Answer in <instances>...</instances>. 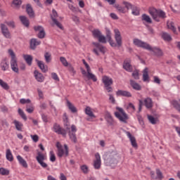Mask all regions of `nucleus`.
Instances as JSON below:
<instances>
[{
  "instance_id": "nucleus-43",
  "label": "nucleus",
  "mask_w": 180,
  "mask_h": 180,
  "mask_svg": "<svg viewBox=\"0 0 180 180\" xmlns=\"http://www.w3.org/2000/svg\"><path fill=\"white\" fill-rule=\"evenodd\" d=\"M115 8L120 12V13H126V10L124 9V7H122L119 4H115Z\"/></svg>"
},
{
  "instance_id": "nucleus-4",
  "label": "nucleus",
  "mask_w": 180,
  "mask_h": 180,
  "mask_svg": "<svg viewBox=\"0 0 180 180\" xmlns=\"http://www.w3.org/2000/svg\"><path fill=\"white\" fill-rule=\"evenodd\" d=\"M148 13L155 22H160V19H166L167 18V13L164 11L157 9L154 7H150L148 8Z\"/></svg>"
},
{
  "instance_id": "nucleus-26",
  "label": "nucleus",
  "mask_w": 180,
  "mask_h": 180,
  "mask_svg": "<svg viewBox=\"0 0 180 180\" xmlns=\"http://www.w3.org/2000/svg\"><path fill=\"white\" fill-rule=\"evenodd\" d=\"M91 69L86 70L87 75H86V77L88 79H92L94 82H96V81H98V79H96V76L91 72Z\"/></svg>"
},
{
  "instance_id": "nucleus-24",
  "label": "nucleus",
  "mask_w": 180,
  "mask_h": 180,
  "mask_svg": "<svg viewBox=\"0 0 180 180\" xmlns=\"http://www.w3.org/2000/svg\"><path fill=\"white\" fill-rule=\"evenodd\" d=\"M0 67L2 71H8V70H9V63H8L6 59H4L1 60L0 63Z\"/></svg>"
},
{
  "instance_id": "nucleus-52",
  "label": "nucleus",
  "mask_w": 180,
  "mask_h": 180,
  "mask_svg": "<svg viewBox=\"0 0 180 180\" xmlns=\"http://www.w3.org/2000/svg\"><path fill=\"white\" fill-rule=\"evenodd\" d=\"M172 104L173 105L174 108H175V109H176L179 112H180V105H179V103H178V101H173L172 102Z\"/></svg>"
},
{
  "instance_id": "nucleus-63",
  "label": "nucleus",
  "mask_w": 180,
  "mask_h": 180,
  "mask_svg": "<svg viewBox=\"0 0 180 180\" xmlns=\"http://www.w3.org/2000/svg\"><path fill=\"white\" fill-rule=\"evenodd\" d=\"M31 137H32L33 141H34V143H37L39 141V136H37V135H31Z\"/></svg>"
},
{
  "instance_id": "nucleus-6",
  "label": "nucleus",
  "mask_w": 180,
  "mask_h": 180,
  "mask_svg": "<svg viewBox=\"0 0 180 180\" xmlns=\"http://www.w3.org/2000/svg\"><path fill=\"white\" fill-rule=\"evenodd\" d=\"M116 109L120 112H115V117H117V119H119V120H120V122H123L124 123H126V121L127 120V119H129L127 114H126V112H124V110H123V108H122L120 107H117Z\"/></svg>"
},
{
  "instance_id": "nucleus-5",
  "label": "nucleus",
  "mask_w": 180,
  "mask_h": 180,
  "mask_svg": "<svg viewBox=\"0 0 180 180\" xmlns=\"http://www.w3.org/2000/svg\"><path fill=\"white\" fill-rule=\"evenodd\" d=\"M143 50H148V51H150L153 56H155L156 57H162L164 56V52H162V50L157 46H141Z\"/></svg>"
},
{
  "instance_id": "nucleus-14",
  "label": "nucleus",
  "mask_w": 180,
  "mask_h": 180,
  "mask_svg": "<svg viewBox=\"0 0 180 180\" xmlns=\"http://www.w3.org/2000/svg\"><path fill=\"white\" fill-rule=\"evenodd\" d=\"M115 39L117 46H122V35L117 29L114 30Z\"/></svg>"
},
{
  "instance_id": "nucleus-40",
  "label": "nucleus",
  "mask_w": 180,
  "mask_h": 180,
  "mask_svg": "<svg viewBox=\"0 0 180 180\" xmlns=\"http://www.w3.org/2000/svg\"><path fill=\"white\" fill-rule=\"evenodd\" d=\"M131 9L132 11L131 13L134 15V16H139V15H140V10L137 6H134Z\"/></svg>"
},
{
  "instance_id": "nucleus-17",
  "label": "nucleus",
  "mask_w": 180,
  "mask_h": 180,
  "mask_svg": "<svg viewBox=\"0 0 180 180\" xmlns=\"http://www.w3.org/2000/svg\"><path fill=\"white\" fill-rule=\"evenodd\" d=\"M102 81L104 84V86H110V85L113 84V79L108 76H103Z\"/></svg>"
},
{
  "instance_id": "nucleus-49",
  "label": "nucleus",
  "mask_w": 180,
  "mask_h": 180,
  "mask_svg": "<svg viewBox=\"0 0 180 180\" xmlns=\"http://www.w3.org/2000/svg\"><path fill=\"white\" fill-rule=\"evenodd\" d=\"M148 119L151 124H157V118L153 117L152 115H148Z\"/></svg>"
},
{
  "instance_id": "nucleus-30",
  "label": "nucleus",
  "mask_w": 180,
  "mask_h": 180,
  "mask_svg": "<svg viewBox=\"0 0 180 180\" xmlns=\"http://www.w3.org/2000/svg\"><path fill=\"white\" fill-rule=\"evenodd\" d=\"M144 104L147 109H151L153 108V100L148 97L144 100Z\"/></svg>"
},
{
  "instance_id": "nucleus-22",
  "label": "nucleus",
  "mask_w": 180,
  "mask_h": 180,
  "mask_svg": "<svg viewBox=\"0 0 180 180\" xmlns=\"http://www.w3.org/2000/svg\"><path fill=\"white\" fill-rule=\"evenodd\" d=\"M105 120L109 124V126H113V124H115V121L113 120V117H112V115L109 112H107L105 113Z\"/></svg>"
},
{
  "instance_id": "nucleus-3",
  "label": "nucleus",
  "mask_w": 180,
  "mask_h": 180,
  "mask_svg": "<svg viewBox=\"0 0 180 180\" xmlns=\"http://www.w3.org/2000/svg\"><path fill=\"white\" fill-rule=\"evenodd\" d=\"M64 126L65 127L66 132H68V135L72 143H77L78 140L77 139V127L75 124H72L71 127H70V124L68 123V118L66 117V120H64Z\"/></svg>"
},
{
  "instance_id": "nucleus-56",
  "label": "nucleus",
  "mask_w": 180,
  "mask_h": 180,
  "mask_svg": "<svg viewBox=\"0 0 180 180\" xmlns=\"http://www.w3.org/2000/svg\"><path fill=\"white\" fill-rule=\"evenodd\" d=\"M132 77L134 79H140V77L139 76V70H134L132 73Z\"/></svg>"
},
{
  "instance_id": "nucleus-28",
  "label": "nucleus",
  "mask_w": 180,
  "mask_h": 180,
  "mask_svg": "<svg viewBox=\"0 0 180 180\" xmlns=\"http://www.w3.org/2000/svg\"><path fill=\"white\" fill-rule=\"evenodd\" d=\"M38 67L42 71V72H47L49 71V67L44 65L43 61H38Z\"/></svg>"
},
{
  "instance_id": "nucleus-10",
  "label": "nucleus",
  "mask_w": 180,
  "mask_h": 180,
  "mask_svg": "<svg viewBox=\"0 0 180 180\" xmlns=\"http://www.w3.org/2000/svg\"><path fill=\"white\" fill-rule=\"evenodd\" d=\"M1 33L6 39H12V35L11 34V32H9V29L5 24L0 25Z\"/></svg>"
},
{
  "instance_id": "nucleus-44",
  "label": "nucleus",
  "mask_w": 180,
  "mask_h": 180,
  "mask_svg": "<svg viewBox=\"0 0 180 180\" xmlns=\"http://www.w3.org/2000/svg\"><path fill=\"white\" fill-rule=\"evenodd\" d=\"M18 115H20V117H22L23 120H27V117H26V114H25V112H23L22 110L20 108L18 109Z\"/></svg>"
},
{
  "instance_id": "nucleus-7",
  "label": "nucleus",
  "mask_w": 180,
  "mask_h": 180,
  "mask_svg": "<svg viewBox=\"0 0 180 180\" xmlns=\"http://www.w3.org/2000/svg\"><path fill=\"white\" fill-rule=\"evenodd\" d=\"M56 147L58 148V156L61 158L63 155H65V157H68L69 151H68V146L67 144L64 145V148H65V153H64V149L63 148V146L60 142L56 143Z\"/></svg>"
},
{
  "instance_id": "nucleus-36",
  "label": "nucleus",
  "mask_w": 180,
  "mask_h": 180,
  "mask_svg": "<svg viewBox=\"0 0 180 180\" xmlns=\"http://www.w3.org/2000/svg\"><path fill=\"white\" fill-rule=\"evenodd\" d=\"M68 108L71 110L72 113H77V108L70 102V101H67Z\"/></svg>"
},
{
  "instance_id": "nucleus-53",
  "label": "nucleus",
  "mask_w": 180,
  "mask_h": 180,
  "mask_svg": "<svg viewBox=\"0 0 180 180\" xmlns=\"http://www.w3.org/2000/svg\"><path fill=\"white\" fill-rule=\"evenodd\" d=\"M13 5H15L16 8H20V5H22V0H13Z\"/></svg>"
},
{
  "instance_id": "nucleus-13",
  "label": "nucleus",
  "mask_w": 180,
  "mask_h": 180,
  "mask_svg": "<svg viewBox=\"0 0 180 180\" xmlns=\"http://www.w3.org/2000/svg\"><path fill=\"white\" fill-rule=\"evenodd\" d=\"M95 158L96 160L94 161V167L95 169H100L101 165V155L99 153L95 154Z\"/></svg>"
},
{
  "instance_id": "nucleus-45",
  "label": "nucleus",
  "mask_w": 180,
  "mask_h": 180,
  "mask_svg": "<svg viewBox=\"0 0 180 180\" xmlns=\"http://www.w3.org/2000/svg\"><path fill=\"white\" fill-rule=\"evenodd\" d=\"M44 58H45V61L46 63H49L51 61V54H50V53L46 52L44 54Z\"/></svg>"
},
{
  "instance_id": "nucleus-2",
  "label": "nucleus",
  "mask_w": 180,
  "mask_h": 180,
  "mask_svg": "<svg viewBox=\"0 0 180 180\" xmlns=\"http://www.w3.org/2000/svg\"><path fill=\"white\" fill-rule=\"evenodd\" d=\"M104 161L105 164L108 167L115 168L117 165V163L119 162V155H117V152H107L104 155Z\"/></svg>"
},
{
  "instance_id": "nucleus-35",
  "label": "nucleus",
  "mask_w": 180,
  "mask_h": 180,
  "mask_svg": "<svg viewBox=\"0 0 180 180\" xmlns=\"http://www.w3.org/2000/svg\"><path fill=\"white\" fill-rule=\"evenodd\" d=\"M85 113L87 115V116H89V117L95 119L96 117L95 115H94V112H92V110L90 108V107H86L85 109Z\"/></svg>"
},
{
  "instance_id": "nucleus-20",
  "label": "nucleus",
  "mask_w": 180,
  "mask_h": 180,
  "mask_svg": "<svg viewBox=\"0 0 180 180\" xmlns=\"http://www.w3.org/2000/svg\"><path fill=\"white\" fill-rule=\"evenodd\" d=\"M117 96H125L126 98H131V93L127 91L118 90L116 92Z\"/></svg>"
},
{
  "instance_id": "nucleus-57",
  "label": "nucleus",
  "mask_w": 180,
  "mask_h": 180,
  "mask_svg": "<svg viewBox=\"0 0 180 180\" xmlns=\"http://www.w3.org/2000/svg\"><path fill=\"white\" fill-rule=\"evenodd\" d=\"M6 25H8L9 27H12L13 29H15V22L13 21H6L5 22Z\"/></svg>"
},
{
  "instance_id": "nucleus-23",
  "label": "nucleus",
  "mask_w": 180,
  "mask_h": 180,
  "mask_svg": "<svg viewBox=\"0 0 180 180\" xmlns=\"http://www.w3.org/2000/svg\"><path fill=\"white\" fill-rule=\"evenodd\" d=\"M34 74L35 79L38 82H43V81H44V76H43V74L39 72L37 70H34Z\"/></svg>"
},
{
  "instance_id": "nucleus-58",
  "label": "nucleus",
  "mask_w": 180,
  "mask_h": 180,
  "mask_svg": "<svg viewBox=\"0 0 180 180\" xmlns=\"http://www.w3.org/2000/svg\"><path fill=\"white\" fill-rule=\"evenodd\" d=\"M81 169L84 174H88V166L87 165H82L81 166Z\"/></svg>"
},
{
  "instance_id": "nucleus-12",
  "label": "nucleus",
  "mask_w": 180,
  "mask_h": 180,
  "mask_svg": "<svg viewBox=\"0 0 180 180\" xmlns=\"http://www.w3.org/2000/svg\"><path fill=\"white\" fill-rule=\"evenodd\" d=\"M58 16V14L57 13V11L56 10L52 11V15H51V20L52 22L54 23V25H56L59 29H63V25H61L58 20L56 18Z\"/></svg>"
},
{
  "instance_id": "nucleus-29",
  "label": "nucleus",
  "mask_w": 180,
  "mask_h": 180,
  "mask_svg": "<svg viewBox=\"0 0 180 180\" xmlns=\"http://www.w3.org/2000/svg\"><path fill=\"white\" fill-rule=\"evenodd\" d=\"M17 160H18V162L20 164V165H22V167H23V168H27V167H28L27 162H26V160H25V159H23V158H22V156L18 155Z\"/></svg>"
},
{
  "instance_id": "nucleus-39",
  "label": "nucleus",
  "mask_w": 180,
  "mask_h": 180,
  "mask_svg": "<svg viewBox=\"0 0 180 180\" xmlns=\"http://www.w3.org/2000/svg\"><path fill=\"white\" fill-rule=\"evenodd\" d=\"M6 157L8 161H11V162L13 161V155H12V152H11V149L6 150Z\"/></svg>"
},
{
  "instance_id": "nucleus-34",
  "label": "nucleus",
  "mask_w": 180,
  "mask_h": 180,
  "mask_svg": "<svg viewBox=\"0 0 180 180\" xmlns=\"http://www.w3.org/2000/svg\"><path fill=\"white\" fill-rule=\"evenodd\" d=\"M134 46H149L148 44H147V43H146L139 39H134Z\"/></svg>"
},
{
  "instance_id": "nucleus-48",
  "label": "nucleus",
  "mask_w": 180,
  "mask_h": 180,
  "mask_svg": "<svg viewBox=\"0 0 180 180\" xmlns=\"http://www.w3.org/2000/svg\"><path fill=\"white\" fill-rule=\"evenodd\" d=\"M9 169H5L4 167L0 168V174L1 175H9Z\"/></svg>"
},
{
  "instance_id": "nucleus-55",
  "label": "nucleus",
  "mask_w": 180,
  "mask_h": 180,
  "mask_svg": "<svg viewBox=\"0 0 180 180\" xmlns=\"http://www.w3.org/2000/svg\"><path fill=\"white\" fill-rule=\"evenodd\" d=\"M50 161H51V162H55L56 161V155H54L53 150L50 151Z\"/></svg>"
},
{
  "instance_id": "nucleus-46",
  "label": "nucleus",
  "mask_w": 180,
  "mask_h": 180,
  "mask_svg": "<svg viewBox=\"0 0 180 180\" xmlns=\"http://www.w3.org/2000/svg\"><path fill=\"white\" fill-rule=\"evenodd\" d=\"M0 85L1 86V87L4 89H6V91H8V89H9V86L8 85V84L5 82H4V80L0 79Z\"/></svg>"
},
{
  "instance_id": "nucleus-41",
  "label": "nucleus",
  "mask_w": 180,
  "mask_h": 180,
  "mask_svg": "<svg viewBox=\"0 0 180 180\" xmlns=\"http://www.w3.org/2000/svg\"><path fill=\"white\" fill-rule=\"evenodd\" d=\"M142 20H144L146 22V23H153V20H151V18H150L147 14H143L142 16Z\"/></svg>"
},
{
  "instance_id": "nucleus-1",
  "label": "nucleus",
  "mask_w": 180,
  "mask_h": 180,
  "mask_svg": "<svg viewBox=\"0 0 180 180\" xmlns=\"http://www.w3.org/2000/svg\"><path fill=\"white\" fill-rule=\"evenodd\" d=\"M92 36L94 39H97L98 43H101V44H106V43H109L110 46H113L115 44V41L112 39V32L110 30H105V37L103 35L102 32L99 30V29H95L91 31Z\"/></svg>"
},
{
  "instance_id": "nucleus-59",
  "label": "nucleus",
  "mask_w": 180,
  "mask_h": 180,
  "mask_svg": "<svg viewBox=\"0 0 180 180\" xmlns=\"http://www.w3.org/2000/svg\"><path fill=\"white\" fill-rule=\"evenodd\" d=\"M51 77L55 81H57L58 82L60 81V78H58V75H57L56 72H52Z\"/></svg>"
},
{
  "instance_id": "nucleus-31",
  "label": "nucleus",
  "mask_w": 180,
  "mask_h": 180,
  "mask_svg": "<svg viewBox=\"0 0 180 180\" xmlns=\"http://www.w3.org/2000/svg\"><path fill=\"white\" fill-rule=\"evenodd\" d=\"M23 58L27 65H32V63L33 61V56H32V55H23Z\"/></svg>"
},
{
  "instance_id": "nucleus-27",
  "label": "nucleus",
  "mask_w": 180,
  "mask_h": 180,
  "mask_svg": "<svg viewBox=\"0 0 180 180\" xmlns=\"http://www.w3.org/2000/svg\"><path fill=\"white\" fill-rule=\"evenodd\" d=\"M130 85L135 91H141V86L136 82L134 80H130Z\"/></svg>"
},
{
  "instance_id": "nucleus-9",
  "label": "nucleus",
  "mask_w": 180,
  "mask_h": 180,
  "mask_svg": "<svg viewBox=\"0 0 180 180\" xmlns=\"http://www.w3.org/2000/svg\"><path fill=\"white\" fill-rule=\"evenodd\" d=\"M53 131L55 133H57V134H61L62 136H63V137H65V136H67V131L63 128H62L60 126V124L55 123L53 124Z\"/></svg>"
},
{
  "instance_id": "nucleus-60",
  "label": "nucleus",
  "mask_w": 180,
  "mask_h": 180,
  "mask_svg": "<svg viewBox=\"0 0 180 180\" xmlns=\"http://www.w3.org/2000/svg\"><path fill=\"white\" fill-rule=\"evenodd\" d=\"M30 99H25V98H21L20 100V103L22 105H25V103H30Z\"/></svg>"
},
{
  "instance_id": "nucleus-15",
  "label": "nucleus",
  "mask_w": 180,
  "mask_h": 180,
  "mask_svg": "<svg viewBox=\"0 0 180 180\" xmlns=\"http://www.w3.org/2000/svg\"><path fill=\"white\" fill-rule=\"evenodd\" d=\"M93 51L96 54V56H99V53L105 54V53H106V47L103 46H96L94 49Z\"/></svg>"
},
{
  "instance_id": "nucleus-25",
  "label": "nucleus",
  "mask_w": 180,
  "mask_h": 180,
  "mask_svg": "<svg viewBox=\"0 0 180 180\" xmlns=\"http://www.w3.org/2000/svg\"><path fill=\"white\" fill-rule=\"evenodd\" d=\"M19 19H20V22L22 23V25L24 26H25V27H29L30 22H29V19H27V18L26 16L20 15L19 17Z\"/></svg>"
},
{
  "instance_id": "nucleus-54",
  "label": "nucleus",
  "mask_w": 180,
  "mask_h": 180,
  "mask_svg": "<svg viewBox=\"0 0 180 180\" xmlns=\"http://www.w3.org/2000/svg\"><path fill=\"white\" fill-rule=\"evenodd\" d=\"M156 175L157 179H161L162 178V172H161V170H160V169H156Z\"/></svg>"
},
{
  "instance_id": "nucleus-62",
  "label": "nucleus",
  "mask_w": 180,
  "mask_h": 180,
  "mask_svg": "<svg viewBox=\"0 0 180 180\" xmlns=\"http://www.w3.org/2000/svg\"><path fill=\"white\" fill-rule=\"evenodd\" d=\"M109 101H110L111 103L115 105L116 103V100L115 99V97L112 94H109Z\"/></svg>"
},
{
  "instance_id": "nucleus-21",
  "label": "nucleus",
  "mask_w": 180,
  "mask_h": 180,
  "mask_svg": "<svg viewBox=\"0 0 180 180\" xmlns=\"http://www.w3.org/2000/svg\"><path fill=\"white\" fill-rule=\"evenodd\" d=\"M26 12L30 18H34V11H33V8L32 7V5L27 4L26 6Z\"/></svg>"
},
{
  "instance_id": "nucleus-38",
  "label": "nucleus",
  "mask_w": 180,
  "mask_h": 180,
  "mask_svg": "<svg viewBox=\"0 0 180 180\" xmlns=\"http://www.w3.org/2000/svg\"><path fill=\"white\" fill-rule=\"evenodd\" d=\"M148 68H146L143 72V81L146 82V81H148Z\"/></svg>"
},
{
  "instance_id": "nucleus-8",
  "label": "nucleus",
  "mask_w": 180,
  "mask_h": 180,
  "mask_svg": "<svg viewBox=\"0 0 180 180\" xmlns=\"http://www.w3.org/2000/svg\"><path fill=\"white\" fill-rule=\"evenodd\" d=\"M36 160L37 162L42 167V168H47L49 167V165L47 163L44 162V160H46V156L43 155L41 153H38L37 156L36 157Z\"/></svg>"
},
{
  "instance_id": "nucleus-18",
  "label": "nucleus",
  "mask_w": 180,
  "mask_h": 180,
  "mask_svg": "<svg viewBox=\"0 0 180 180\" xmlns=\"http://www.w3.org/2000/svg\"><path fill=\"white\" fill-rule=\"evenodd\" d=\"M11 70L14 72H19V68H18V60H16V58L11 60Z\"/></svg>"
},
{
  "instance_id": "nucleus-42",
  "label": "nucleus",
  "mask_w": 180,
  "mask_h": 180,
  "mask_svg": "<svg viewBox=\"0 0 180 180\" xmlns=\"http://www.w3.org/2000/svg\"><path fill=\"white\" fill-rule=\"evenodd\" d=\"M41 42L37 39H32L30 42V46H40Z\"/></svg>"
},
{
  "instance_id": "nucleus-37",
  "label": "nucleus",
  "mask_w": 180,
  "mask_h": 180,
  "mask_svg": "<svg viewBox=\"0 0 180 180\" xmlns=\"http://www.w3.org/2000/svg\"><path fill=\"white\" fill-rule=\"evenodd\" d=\"M162 38L163 40H165V41H171L172 40V37H171V35L167 32H163L162 34Z\"/></svg>"
},
{
  "instance_id": "nucleus-16",
  "label": "nucleus",
  "mask_w": 180,
  "mask_h": 180,
  "mask_svg": "<svg viewBox=\"0 0 180 180\" xmlns=\"http://www.w3.org/2000/svg\"><path fill=\"white\" fill-rule=\"evenodd\" d=\"M123 68L126 71H128V72H131V71H133V66L130 64V59H126L124 61Z\"/></svg>"
},
{
  "instance_id": "nucleus-19",
  "label": "nucleus",
  "mask_w": 180,
  "mask_h": 180,
  "mask_svg": "<svg viewBox=\"0 0 180 180\" xmlns=\"http://www.w3.org/2000/svg\"><path fill=\"white\" fill-rule=\"evenodd\" d=\"M127 136L129 139L132 147H134V148H137L138 146L137 142L136 141V138L129 131H127Z\"/></svg>"
},
{
  "instance_id": "nucleus-33",
  "label": "nucleus",
  "mask_w": 180,
  "mask_h": 180,
  "mask_svg": "<svg viewBox=\"0 0 180 180\" xmlns=\"http://www.w3.org/2000/svg\"><path fill=\"white\" fill-rule=\"evenodd\" d=\"M168 29L172 30L173 33L176 34V27H175V23L174 22H167V23Z\"/></svg>"
},
{
  "instance_id": "nucleus-50",
  "label": "nucleus",
  "mask_w": 180,
  "mask_h": 180,
  "mask_svg": "<svg viewBox=\"0 0 180 180\" xmlns=\"http://www.w3.org/2000/svg\"><path fill=\"white\" fill-rule=\"evenodd\" d=\"M123 5H124L126 9H127V11H129V9H131L134 5L131 4V3L129 2H127V1H123L122 2Z\"/></svg>"
},
{
  "instance_id": "nucleus-61",
  "label": "nucleus",
  "mask_w": 180,
  "mask_h": 180,
  "mask_svg": "<svg viewBox=\"0 0 180 180\" xmlns=\"http://www.w3.org/2000/svg\"><path fill=\"white\" fill-rule=\"evenodd\" d=\"M8 54H10V56H11V59L16 58V56L15 55V52H13V50L9 49Z\"/></svg>"
},
{
  "instance_id": "nucleus-32",
  "label": "nucleus",
  "mask_w": 180,
  "mask_h": 180,
  "mask_svg": "<svg viewBox=\"0 0 180 180\" xmlns=\"http://www.w3.org/2000/svg\"><path fill=\"white\" fill-rule=\"evenodd\" d=\"M13 124L15 126L16 130L18 131H22V128L23 127V124L22 122L15 120L13 121Z\"/></svg>"
},
{
  "instance_id": "nucleus-51",
  "label": "nucleus",
  "mask_w": 180,
  "mask_h": 180,
  "mask_svg": "<svg viewBox=\"0 0 180 180\" xmlns=\"http://www.w3.org/2000/svg\"><path fill=\"white\" fill-rule=\"evenodd\" d=\"M68 67V71L70 72V74H72V75L77 74V71H75V69H74V67L71 64H69Z\"/></svg>"
},
{
  "instance_id": "nucleus-64",
  "label": "nucleus",
  "mask_w": 180,
  "mask_h": 180,
  "mask_svg": "<svg viewBox=\"0 0 180 180\" xmlns=\"http://www.w3.org/2000/svg\"><path fill=\"white\" fill-rule=\"evenodd\" d=\"M110 18H112V19H114V20H117V19H119V17H117V15L115 13H111L110 14Z\"/></svg>"
},
{
  "instance_id": "nucleus-11",
  "label": "nucleus",
  "mask_w": 180,
  "mask_h": 180,
  "mask_svg": "<svg viewBox=\"0 0 180 180\" xmlns=\"http://www.w3.org/2000/svg\"><path fill=\"white\" fill-rule=\"evenodd\" d=\"M34 30L35 32H39L38 37L39 39H44L46 37V32L44 31V28L41 25L34 26Z\"/></svg>"
},
{
  "instance_id": "nucleus-47",
  "label": "nucleus",
  "mask_w": 180,
  "mask_h": 180,
  "mask_svg": "<svg viewBox=\"0 0 180 180\" xmlns=\"http://www.w3.org/2000/svg\"><path fill=\"white\" fill-rule=\"evenodd\" d=\"M60 63H62L63 65H64V67H68L70 65V64H68V61H67V59H65V57L61 56L60 58Z\"/></svg>"
}]
</instances>
